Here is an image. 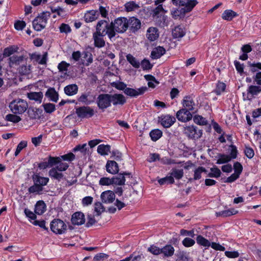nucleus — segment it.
Listing matches in <instances>:
<instances>
[{"label": "nucleus", "instance_id": "b1692460", "mask_svg": "<svg viewBox=\"0 0 261 261\" xmlns=\"http://www.w3.org/2000/svg\"><path fill=\"white\" fill-rule=\"evenodd\" d=\"M175 121V118L170 115L164 116L161 119L162 125L166 128L170 127Z\"/></svg>", "mask_w": 261, "mask_h": 261}, {"label": "nucleus", "instance_id": "9b49d317", "mask_svg": "<svg viewBox=\"0 0 261 261\" xmlns=\"http://www.w3.org/2000/svg\"><path fill=\"white\" fill-rule=\"evenodd\" d=\"M96 100V95L90 91H87L83 94L78 98V101L84 103L86 106L94 103Z\"/></svg>", "mask_w": 261, "mask_h": 261}, {"label": "nucleus", "instance_id": "774afa93", "mask_svg": "<svg viewBox=\"0 0 261 261\" xmlns=\"http://www.w3.org/2000/svg\"><path fill=\"white\" fill-rule=\"evenodd\" d=\"M59 29L60 32L62 33L68 34L71 31L70 26L65 23H62Z\"/></svg>", "mask_w": 261, "mask_h": 261}, {"label": "nucleus", "instance_id": "c756f323", "mask_svg": "<svg viewBox=\"0 0 261 261\" xmlns=\"http://www.w3.org/2000/svg\"><path fill=\"white\" fill-rule=\"evenodd\" d=\"M32 59H35V60L38 62L39 64L44 65L46 63L47 59V53H44L42 57H41L40 55L32 54L31 55Z\"/></svg>", "mask_w": 261, "mask_h": 261}, {"label": "nucleus", "instance_id": "20e7f679", "mask_svg": "<svg viewBox=\"0 0 261 261\" xmlns=\"http://www.w3.org/2000/svg\"><path fill=\"white\" fill-rule=\"evenodd\" d=\"M49 12H44L37 16L33 21L34 29L37 31H40L43 29L46 25L47 20L50 17Z\"/></svg>", "mask_w": 261, "mask_h": 261}, {"label": "nucleus", "instance_id": "4be33fe9", "mask_svg": "<svg viewBox=\"0 0 261 261\" xmlns=\"http://www.w3.org/2000/svg\"><path fill=\"white\" fill-rule=\"evenodd\" d=\"M99 12L97 11L91 10L85 13L84 19L86 22H92L97 19Z\"/></svg>", "mask_w": 261, "mask_h": 261}, {"label": "nucleus", "instance_id": "f8f14e48", "mask_svg": "<svg viewBox=\"0 0 261 261\" xmlns=\"http://www.w3.org/2000/svg\"><path fill=\"white\" fill-rule=\"evenodd\" d=\"M176 116L177 119L181 122H187L192 118V115L190 111L186 109H181L177 111Z\"/></svg>", "mask_w": 261, "mask_h": 261}, {"label": "nucleus", "instance_id": "7c9ffc66", "mask_svg": "<svg viewBox=\"0 0 261 261\" xmlns=\"http://www.w3.org/2000/svg\"><path fill=\"white\" fill-rule=\"evenodd\" d=\"M238 14L231 10H226L222 14V18L227 21H231Z\"/></svg>", "mask_w": 261, "mask_h": 261}, {"label": "nucleus", "instance_id": "7ed1b4c3", "mask_svg": "<svg viewBox=\"0 0 261 261\" xmlns=\"http://www.w3.org/2000/svg\"><path fill=\"white\" fill-rule=\"evenodd\" d=\"M9 108L13 114H22L28 109V104L26 100L18 98L10 103Z\"/></svg>", "mask_w": 261, "mask_h": 261}, {"label": "nucleus", "instance_id": "9d476101", "mask_svg": "<svg viewBox=\"0 0 261 261\" xmlns=\"http://www.w3.org/2000/svg\"><path fill=\"white\" fill-rule=\"evenodd\" d=\"M195 1L189 4L188 8H181L175 9L171 11V15L172 17L174 19L181 18L184 17L186 13L192 11L193 8L195 6Z\"/></svg>", "mask_w": 261, "mask_h": 261}, {"label": "nucleus", "instance_id": "052dcab7", "mask_svg": "<svg viewBox=\"0 0 261 261\" xmlns=\"http://www.w3.org/2000/svg\"><path fill=\"white\" fill-rule=\"evenodd\" d=\"M59 158H61L60 162H62V160L71 162L74 160L75 159V155L73 153L70 152L67 154L61 155L59 156Z\"/></svg>", "mask_w": 261, "mask_h": 261}, {"label": "nucleus", "instance_id": "864d4df0", "mask_svg": "<svg viewBox=\"0 0 261 261\" xmlns=\"http://www.w3.org/2000/svg\"><path fill=\"white\" fill-rule=\"evenodd\" d=\"M6 120L13 123H18L21 121V119L19 116L15 115V114H9L6 116Z\"/></svg>", "mask_w": 261, "mask_h": 261}, {"label": "nucleus", "instance_id": "e433bc0d", "mask_svg": "<svg viewBox=\"0 0 261 261\" xmlns=\"http://www.w3.org/2000/svg\"><path fill=\"white\" fill-rule=\"evenodd\" d=\"M195 1V6L198 4V2L197 0H172V2L173 4L176 6H185V8H188V6H189V4L192 3Z\"/></svg>", "mask_w": 261, "mask_h": 261}, {"label": "nucleus", "instance_id": "72a5a7b5", "mask_svg": "<svg viewBox=\"0 0 261 261\" xmlns=\"http://www.w3.org/2000/svg\"><path fill=\"white\" fill-rule=\"evenodd\" d=\"M41 111L37 108H29L28 113L31 119H38L40 118V114Z\"/></svg>", "mask_w": 261, "mask_h": 261}, {"label": "nucleus", "instance_id": "0e129e2a", "mask_svg": "<svg viewBox=\"0 0 261 261\" xmlns=\"http://www.w3.org/2000/svg\"><path fill=\"white\" fill-rule=\"evenodd\" d=\"M94 205V210L97 216L100 215L101 213L105 211V207L100 202H95Z\"/></svg>", "mask_w": 261, "mask_h": 261}, {"label": "nucleus", "instance_id": "603ef678", "mask_svg": "<svg viewBox=\"0 0 261 261\" xmlns=\"http://www.w3.org/2000/svg\"><path fill=\"white\" fill-rule=\"evenodd\" d=\"M225 88L226 85L223 82H219L217 84L214 92L217 95H219L225 91Z\"/></svg>", "mask_w": 261, "mask_h": 261}, {"label": "nucleus", "instance_id": "bb28decb", "mask_svg": "<svg viewBox=\"0 0 261 261\" xmlns=\"http://www.w3.org/2000/svg\"><path fill=\"white\" fill-rule=\"evenodd\" d=\"M46 204L43 201H38L35 207V212L38 215H42L46 211Z\"/></svg>", "mask_w": 261, "mask_h": 261}, {"label": "nucleus", "instance_id": "f03ea898", "mask_svg": "<svg viewBox=\"0 0 261 261\" xmlns=\"http://www.w3.org/2000/svg\"><path fill=\"white\" fill-rule=\"evenodd\" d=\"M112 26L111 23H109L106 20H100L96 25V31L94 33L99 35H108L109 38L112 40V39L115 36L116 33L113 30Z\"/></svg>", "mask_w": 261, "mask_h": 261}, {"label": "nucleus", "instance_id": "13d9d810", "mask_svg": "<svg viewBox=\"0 0 261 261\" xmlns=\"http://www.w3.org/2000/svg\"><path fill=\"white\" fill-rule=\"evenodd\" d=\"M248 64L250 67V71L253 73L257 71V69L261 70V63H252L250 62H248Z\"/></svg>", "mask_w": 261, "mask_h": 261}, {"label": "nucleus", "instance_id": "393cba45", "mask_svg": "<svg viewBox=\"0 0 261 261\" xmlns=\"http://www.w3.org/2000/svg\"><path fill=\"white\" fill-rule=\"evenodd\" d=\"M166 53L165 49L162 46H158L151 53V57L153 59H157L161 57Z\"/></svg>", "mask_w": 261, "mask_h": 261}, {"label": "nucleus", "instance_id": "4d7b16f0", "mask_svg": "<svg viewBox=\"0 0 261 261\" xmlns=\"http://www.w3.org/2000/svg\"><path fill=\"white\" fill-rule=\"evenodd\" d=\"M31 66L29 65H22L19 69V72L20 74L28 75L31 72Z\"/></svg>", "mask_w": 261, "mask_h": 261}, {"label": "nucleus", "instance_id": "e2e57ef3", "mask_svg": "<svg viewBox=\"0 0 261 261\" xmlns=\"http://www.w3.org/2000/svg\"><path fill=\"white\" fill-rule=\"evenodd\" d=\"M60 159L61 158L58 157H53L51 156H48V162L50 167H53L54 165L58 164L60 163Z\"/></svg>", "mask_w": 261, "mask_h": 261}, {"label": "nucleus", "instance_id": "c85d7f7f", "mask_svg": "<svg viewBox=\"0 0 261 261\" xmlns=\"http://www.w3.org/2000/svg\"><path fill=\"white\" fill-rule=\"evenodd\" d=\"M33 179L34 182L40 185L42 187L46 185L49 181L48 177H42L37 174L33 175Z\"/></svg>", "mask_w": 261, "mask_h": 261}, {"label": "nucleus", "instance_id": "79ce46f5", "mask_svg": "<svg viewBox=\"0 0 261 261\" xmlns=\"http://www.w3.org/2000/svg\"><path fill=\"white\" fill-rule=\"evenodd\" d=\"M149 135L152 141H156L162 136V132L159 129H153L150 132Z\"/></svg>", "mask_w": 261, "mask_h": 261}, {"label": "nucleus", "instance_id": "c03bdc74", "mask_svg": "<svg viewBox=\"0 0 261 261\" xmlns=\"http://www.w3.org/2000/svg\"><path fill=\"white\" fill-rule=\"evenodd\" d=\"M170 174L176 179H180L184 176V170L183 169H172Z\"/></svg>", "mask_w": 261, "mask_h": 261}, {"label": "nucleus", "instance_id": "4468645a", "mask_svg": "<svg viewBox=\"0 0 261 261\" xmlns=\"http://www.w3.org/2000/svg\"><path fill=\"white\" fill-rule=\"evenodd\" d=\"M72 224L74 225H81L85 222V215L81 212L74 213L71 219Z\"/></svg>", "mask_w": 261, "mask_h": 261}, {"label": "nucleus", "instance_id": "a211bd4d", "mask_svg": "<svg viewBox=\"0 0 261 261\" xmlns=\"http://www.w3.org/2000/svg\"><path fill=\"white\" fill-rule=\"evenodd\" d=\"M124 175H128L129 177L130 173L129 172H123V173H119L117 175L114 176L112 178V184L117 185H124L125 181Z\"/></svg>", "mask_w": 261, "mask_h": 261}, {"label": "nucleus", "instance_id": "de8ad7c7", "mask_svg": "<svg viewBox=\"0 0 261 261\" xmlns=\"http://www.w3.org/2000/svg\"><path fill=\"white\" fill-rule=\"evenodd\" d=\"M197 243L201 246L204 247H209L211 245V243L207 239H205L201 235H198L196 238Z\"/></svg>", "mask_w": 261, "mask_h": 261}, {"label": "nucleus", "instance_id": "dca6fc26", "mask_svg": "<svg viewBox=\"0 0 261 261\" xmlns=\"http://www.w3.org/2000/svg\"><path fill=\"white\" fill-rule=\"evenodd\" d=\"M182 105L184 109L189 111H196L195 110V103L193 98L190 96H187L184 97L182 101Z\"/></svg>", "mask_w": 261, "mask_h": 261}, {"label": "nucleus", "instance_id": "473e14b6", "mask_svg": "<svg viewBox=\"0 0 261 261\" xmlns=\"http://www.w3.org/2000/svg\"><path fill=\"white\" fill-rule=\"evenodd\" d=\"M203 172L206 173L207 170L203 167H198L194 171V177L193 178H190L189 180L192 181L193 180H198L200 179L201 178V174Z\"/></svg>", "mask_w": 261, "mask_h": 261}, {"label": "nucleus", "instance_id": "ddd939ff", "mask_svg": "<svg viewBox=\"0 0 261 261\" xmlns=\"http://www.w3.org/2000/svg\"><path fill=\"white\" fill-rule=\"evenodd\" d=\"M111 104L114 106L123 105L126 101V98L123 94L115 93L110 94Z\"/></svg>", "mask_w": 261, "mask_h": 261}, {"label": "nucleus", "instance_id": "6e6d98bb", "mask_svg": "<svg viewBox=\"0 0 261 261\" xmlns=\"http://www.w3.org/2000/svg\"><path fill=\"white\" fill-rule=\"evenodd\" d=\"M43 107L45 112L51 113L55 111V105L51 103H47L43 105Z\"/></svg>", "mask_w": 261, "mask_h": 261}, {"label": "nucleus", "instance_id": "a18cd8bd", "mask_svg": "<svg viewBox=\"0 0 261 261\" xmlns=\"http://www.w3.org/2000/svg\"><path fill=\"white\" fill-rule=\"evenodd\" d=\"M43 190V187H42L40 185L37 184L35 182L34 185L30 187L28 191L29 193H33V194H40V193Z\"/></svg>", "mask_w": 261, "mask_h": 261}, {"label": "nucleus", "instance_id": "5701e85b", "mask_svg": "<svg viewBox=\"0 0 261 261\" xmlns=\"http://www.w3.org/2000/svg\"><path fill=\"white\" fill-rule=\"evenodd\" d=\"M105 35H99L97 34L93 33V38L94 40V46L98 48H101L105 46V41L103 39Z\"/></svg>", "mask_w": 261, "mask_h": 261}, {"label": "nucleus", "instance_id": "f3484780", "mask_svg": "<svg viewBox=\"0 0 261 261\" xmlns=\"http://www.w3.org/2000/svg\"><path fill=\"white\" fill-rule=\"evenodd\" d=\"M102 202L111 203L115 198V193L111 191H106L102 192L100 196Z\"/></svg>", "mask_w": 261, "mask_h": 261}, {"label": "nucleus", "instance_id": "a878e982", "mask_svg": "<svg viewBox=\"0 0 261 261\" xmlns=\"http://www.w3.org/2000/svg\"><path fill=\"white\" fill-rule=\"evenodd\" d=\"M186 34L185 28L180 25L177 26L172 31V36L174 38H181Z\"/></svg>", "mask_w": 261, "mask_h": 261}, {"label": "nucleus", "instance_id": "ea45409f", "mask_svg": "<svg viewBox=\"0 0 261 261\" xmlns=\"http://www.w3.org/2000/svg\"><path fill=\"white\" fill-rule=\"evenodd\" d=\"M127 61L135 68H138L140 66V63L133 55L128 54L126 56Z\"/></svg>", "mask_w": 261, "mask_h": 261}, {"label": "nucleus", "instance_id": "f257e3e1", "mask_svg": "<svg viewBox=\"0 0 261 261\" xmlns=\"http://www.w3.org/2000/svg\"><path fill=\"white\" fill-rule=\"evenodd\" d=\"M113 86L118 90H124L125 94L132 97H136L139 95H142L148 89L147 87H142L137 89L127 88L126 85L122 82L114 83Z\"/></svg>", "mask_w": 261, "mask_h": 261}, {"label": "nucleus", "instance_id": "5fc2aeb1", "mask_svg": "<svg viewBox=\"0 0 261 261\" xmlns=\"http://www.w3.org/2000/svg\"><path fill=\"white\" fill-rule=\"evenodd\" d=\"M211 172H210L207 176L210 177L218 178L220 176L221 172L218 167H214L211 168Z\"/></svg>", "mask_w": 261, "mask_h": 261}, {"label": "nucleus", "instance_id": "49530a36", "mask_svg": "<svg viewBox=\"0 0 261 261\" xmlns=\"http://www.w3.org/2000/svg\"><path fill=\"white\" fill-rule=\"evenodd\" d=\"M194 122L200 125H205L207 124L206 119L200 115H195L193 117Z\"/></svg>", "mask_w": 261, "mask_h": 261}, {"label": "nucleus", "instance_id": "58836bf2", "mask_svg": "<svg viewBox=\"0 0 261 261\" xmlns=\"http://www.w3.org/2000/svg\"><path fill=\"white\" fill-rule=\"evenodd\" d=\"M24 57L23 56H13L9 58V64L10 66L13 65H19L23 60Z\"/></svg>", "mask_w": 261, "mask_h": 261}, {"label": "nucleus", "instance_id": "f704fd0d", "mask_svg": "<svg viewBox=\"0 0 261 261\" xmlns=\"http://www.w3.org/2000/svg\"><path fill=\"white\" fill-rule=\"evenodd\" d=\"M48 174L50 177L59 181H60L64 177L63 174L55 168H51L49 171Z\"/></svg>", "mask_w": 261, "mask_h": 261}, {"label": "nucleus", "instance_id": "423d86ee", "mask_svg": "<svg viewBox=\"0 0 261 261\" xmlns=\"http://www.w3.org/2000/svg\"><path fill=\"white\" fill-rule=\"evenodd\" d=\"M110 94L101 93L98 95L96 99V103L98 108L102 112L111 107Z\"/></svg>", "mask_w": 261, "mask_h": 261}, {"label": "nucleus", "instance_id": "412c9836", "mask_svg": "<svg viewBox=\"0 0 261 261\" xmlns=\"http://www.w3.org/2000/svg\"><path fill=\"white\" fill-rule=\"evenodd\" d=\"M106 169L110 173L116 174L119 171L118 164L114 161H108L106 165Z\"/></svg>", "mask_w": 261, "mask_h": 261}, {"label": "nucleus", "instance_id": "680f3d73", "mask_svg": "<svg viewBox=\"0 0 261 261\" xmlns=\"http://www.w3.org/2000/svg\"><path fill=\"white\" fill-rule=\"evenodd\" d=\"M140 65L144 70L151 69L152 67V65L150 64L149 60L146 59L142 60L140 63Z\"/></svg>", "mask_w": 261, "mask_h": 261}, {"label": "nucleus", "instance_id": "338daca9", "mask_svg": "<svg viewBox=\"0 0 261 261\" xmlns=\"http://www.w3.org/2000/svg\"><path fill=\"white\" fill-rule=\"evenodd\" d=\"M69 167V165L66 163H62L61 162L60 163L58 164V165L54 167L57 170H58L60 172L66 171L68 168Z\"/></svg>", "mask_w": 261, "mask_h": 261}, {"label": "nucleus", "instance_id": "37998d69", "mask_svg": "<svg viewBox=\"0 0 261 261\" xmlns=\"http://www.w3.org/2000/svg\"><path fill=\"white\" fill-rule=\"evenodd\" d=\"M218 159L216 162V163L218 164L227 163L229 162L231 159V158H230L229 155L225 154L220 153L218 155Z\"/></svg>", "mask_w": 261, "mask_h": 261}, {"label": "nucleus", "instance_id": "69168bd1", "mask_svg": "<svg viewBox=\"0 0 261 261\" xmlns=\"http://www.w3.org/2000/svg\"><path fill=\"white\" fill-rule=\"evenodd\" d=\"M27 142L24 141H21L17 145L16 151L15 152V155L17 156L18 154L20 153V152L27 147Z\"/></svg>", "mask_w": 261, "mask_h": 261}, {"label": "nucleus", "instance_id": "cd10ccee", "mask_svg": "<svg viewBox=\"0 0 261 261\" xmlns=\"http://www.w3.org/2000/svg\"><path fill=\"white\" fill-rule=\"evenodd\" d=\"M78 87L75 84L69 85L64 88L65 93L69 96H72L77 93Z\"/></svg>", "mask_w": 261, "mask_h": 261}, {"label": "nucleus", "instance_id": "aec40b11", "mask_svg": "<svg viewBox=\"0 0 261 261\" xmlns=\"http://www.w3.org/2000/svg\"><path fill=\"white\" fill-rule=\"evenodd\" d=\"M27 97L30 100H34L40 104L42 102L43 94L42 92H31L27 93Z\"/></svg>", "mask_w": 261, "mask_h": 261}, {"label": "nucleus", "instance_id": "6ab92c4d", "mask_svg": "<svg viewBox=\"0 0 261 261\" xmlns=\"http://www.w3.org/2000/svg\"><path fill=\"white\" fill-rule=\"evenodd\" d=\"M159 37L158 29L155 27H150L146 33V37L150 41L156 40Z\"/></svg>", "mask_w": 261, "mask_h": 261}, {"label": "nucleus", "instance_id": "09e8293b", "mask_svg": "<svg viewBox=\"0 0 261 261\" xmlns=\"http://www.w3.org/2000/svg\"><path fill=\"white\" fill-rule=\"evenodd\" d=\"M124 6L125 10L127 12L133 11L139 8V5L136 4L134 2H127L125 4Z\"/></svg>", "mask_w": 261, "mask_h": 261}, {"label": "nucleus", "instance_id": "6e6552de", "mask_svg": "<svg viewBox=\"0 0 261 261\" xmlns=\"http://www.w3.org/2000/svg\"><path fill=\"white\" fill-rule=\"evenodd\" d=\"M75 113L78 117L84 119L93 117L95 114L94 110L88 106H84L76 108Z\"/></svg>", "mask_w": 261, "mask_h": 261}, {"label": "nucleus", "instance_id": "2f4dec72", "mask_svg": "<svg viewBox=\"0 0 261 261\" xmlns=\"http://www.w3.org/2000/svg\"><path fill=\"white\" fill-rule=\"evenodd\" d=\"M45 96L49 98L51 100L54 102H57L58 100V93L54 88H49L46 92Z\"/></svg>", "mask_w": 261, "mask_h": 261}, {"label": "nucleus", "instance_id": "0eeeda50", "mask_svg": "<svg viewBox=\"0 0 261 261\" xmlns=\"http://www.w3.org/2000/svg\"><path fill=\"white\" fill-rule=\"evenodd\" d=\"M184 132L189 139L197 140L202 137L203 130L196 126L190 125L185 127Z\"/></svg>", "mask_w": 261, "mask_h": 261}, {"label": "nucleus", "instance_id": "8fccbe9b", "mask_svg": "<svg viewBox=\"0 0 261 261\" xmlns=\"http://www.w3.org/2000/svg\"><path fill=\"white\" fill-rule=\"evenodd\" d=\"M17 47L15 46H11L4 49L3 51V57H7L10 56L13 53L17 51Z\"/></svg>", "mask_w": 261, "mask_h": 261}, {"label": "nucleus", "instance_id": "2eb2a0df", "mask_svg": "<svg viewBox=\"0 0 261 261\" xmlns=\"http://www.w3.org/2000/svg\"><path fill=\"white\" fill-rule=\"evenodd\" d=\"M128 21V28H129L130 31L133 33H135L141 28V21L139 19L132 17Z\"/></svg>", "mask_w": 261, "mask_h": 261}, {"label": "nucleus", "instance_id": "a19ab883", "mask_svg": "<svg viewBox=\"0 0 261 261\" xmlns=\"http://www.w3.org/2000/svg\"><path fill=\"white\" fill-rule=\"evenodd\" d=\"M238 211L234 208L222 211L217 213L218 216L226 217L237 214Z\"/></svg>", "mask_w": 261, "mask_h": 261}, {"label": "nucleus", "instance_id": "4c0bfd02", "mask_svg": "<svg viewBox=\"0 0 261 261\" xmlns=\"http://www.w3.org/2000/svg\"><path fill=\"white\" fill-rule=\"evenodd\" d=\"M111 146L109 145H99L97 147V152L101 155H108L110 151Z\"/></svg>", "mask_w": 261, "mask_h": 261}, {"label": "nucleus", "instance_id": "bf43d9fd", "mask_svg": "<svg viewBox=\"0 0 261 261\" xmlns=\"http://www.w3.org/2000/svg\"><path fill=\"white\" fill-rule=\"evenodd\" d=\"M182 244L186 247H190L195 244V241L190 238L187 237L182 240Z\"/></svg>", "mask_w": 261, "mask_h": 261}, {"label": "nucleus", "instance_id": "1a4fd4ad", "mask_svg": "<svg viewBox=\"0 0 261 261\" xmlns=\"http://www.w3.org/2000/svg\"><path fill=\"white\" fill-rule=\"evenodd\" d=\"M66 225L61 220L55 219L50 223V229L52 231L56 234L64 233L66 230Z\"/></svg>", "mask_w": 261, "mask_h": 261}, {"label": "nucleus", "instance_id": "39448f33", "mask_svg": "<svg viewBox=\"0 0 261 261\" xmlns=\"http://www.w3.org/2000/svg\"><path fill=\"white\" fill-rule=\"evenodd\" d=\"M112 28L115 33H123L128 29V21L125 17H118L111 22Z\"/></svg>", "mask_w": 261, "mask_h": 261}, {"label": "nucleus", "instance_id": "3c124183", "mask_svg": "<svg viewBox=\"0 0 261 261\" xmlns=\"http://www.w3.org/2000/svg\"><path fill=\"white\" fill-rule=\"evenodd\" d=\"M248 93L251 94L252 95H257L261 92V87L259 86H250L247 90Z\"/></svg>", "mask_w": 261, "mask_h": 261}, {"label": "nucleus", "instance_id": "c9c22d12", "mask_svg": "<svg viewBox=\"0 0 261 261\" xmlns=\"http://www.w3.org/2000/svg\"><path fill=\"white\" fill-rule=\"evenodd\" d=\"M161 253L164 254L165 256H171L174 252V247L171 245H167L161 248Z\"/></svg>", "mask_w": 261, "mask_h": 261}]
</instances>
